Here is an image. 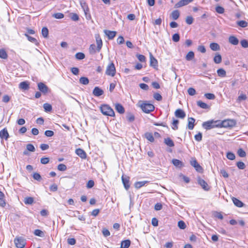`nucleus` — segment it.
<instances>
[{
    "label": "nucleus",
    "mask_w": 248,
    "mask_h": 248,
    "mask_svg": "<svg viewBox=\"0 0 248 248\" xmlns=\"http://www.w3.org/2000/svg\"><path fill=\"white\" fill-rule=\"evenodd\" d=\"M194 58V53L193 51H189L186 54V59L187 61H190Z\"/></svg>",
    "instance_id": "34"
},
{
    "label": "nucleus",
    "mask_w": 248,
    "mask_h": 248,
    "mask_svg": "<svg viewBox=\"0 0 248 248\" xmlns=\"http://www.w3.org/2000/svg\"><path fill=\"white\" fill-rule=\"evenodd\" d=\"M150 65L153 67H155L157 65V60L153 56V55L150 54Z\"/></svg>",
    "instance_id": "32"
},
{
    "label": "nucleus",
    "mask_w": 248,
    "mask_h": 248,
    "mask_svg": "<svg viewBox=\"0 0 248 248\" xmlns=\"http://www.w3.org/2000/svg\"><path fill=\"white\" fill-rule=\"evenodd\" d=\"M0 138L1 140V142L3 140H7L9 138V133L8 132L7 129L6 128H3L0 131Z\"/></svg>",
    "instance_id": "10"
},
{
    "label": "nucleus",
    "mask_w": 248,
    "mask_h": 248,
    "mask_svg": "<svg viewBox=\"0 0 248 248\" xmlns=\"http://www.w3.org/2000/svg\"><path fill=\"white\" fill-rule=\"evenodd\" d=\"M26 148L30 152H34L35 150L34 146L32 144H28L26 146Z\"/></svg>",
    "instance_id": "48"
},
{
    "label": "nucleus",
    "mask_w": 248,
    "mask_h": 248,
    "mask_svg": "<svg viewBox=\"0 0 248 248\" xmlns=\"http://www.w3.org/2000/svg\"><path fill=\"white\" fill-rule=\"evenodd\" d=\"M202 134L201 132H199L197 134L194 136L195 140L197 141H200L202 140Z\"/></svg>",
    "instance_id": "51"
},
{
    "label": "nucleus",
    "mask_w": 248,
    "mask_h": 248,
    "mask_svg": "<svg viewBox=\"0 0 248 248\" xmlns=\"http://www.w3.org/2000/svg\"><path fill=\"white\" fill-rule=\"evenodd\" d=\"M237 154L241 157H244L246 156L245 151L242 148H239L237 151Z\"/></svg>",
    "instance_id": "42"
},
{
    "label": "nucleus",
    "mask_w": 248,
    "mask_h": 248,
    "mask_svg": "<svg viewBox=\"0 0 248 248\" xmlns=\"http://www.w3.org/2000/svg\"><path fill=\"white\" fill-rule=\"evenodd\" d=\"M172 163L176 167L182 168L184 167V163L180 160L177 159H173L172 160Z\"/></svg>",
    "instance_id": "22"
},
{
    "label": "nucleus",
    "mask_w": 248,
    "mask_h": 248,
    "mask_svg": "<svg viewBox=\"0 0 248 248\" xmlns=\"http://www.w3.org/2000/svg\"><path fill=\"white\" fill-rule=\"evenodd\" d=\"M205 97L208 99H214L215 98V95L213 93H207L204 94Z\"/></svg>",
    "instance_id": "58"
},
{
    "label": "nucleus",
    "mask_w": 248,
    "mask_h": 248,
    "mask_svg": "<svg viewBox=\"0 0 248 248\" xmlns=\"http://www.w3.org/2000/svg\"><path fill=\"white\" fill-rule=\"evenodd\" d=\"M38 88L43 93L46 94L48 92V88L43 82L38 83Z\"/></svg>",
    "instance_id": "11"
},
{
    "label": "nucleus",
    "mask_w": 248,
    "mask_h": 248,
    "mask_svg": "<svg viewBox=\"0 0 248 248\" xmlns=\"http://www.w3.org/2000/svg\"><path fill=\"white\" fill-rule=\"evenodd\" d=\"M221 61H222L221 56L219 54H217V55H216L214 58V62L216 63H217V64L220 63L221 62Z\"/></svg>",
    "instance_id": "36"
},
{
    "label": "nucleus",
    "mask_w": 248,
    "mask_h": 248,
    "mask_svg": "<svg viewBox=\"0 0 248 248\" xmlns=\"http://www.w3.org/2000/svg\"><path fill=\"white\" fill-rule=\"evenodd\" d=\"M14 243L17 248H24L26 245V240L23 237H16Z\"/></svg>",
    "instance_id": "6"
},
{
    "label": "nucleus",
    "mask_w": 248,
    "mask_h": 248,
    "mask_svg": "<svg viewBox=\"0 0 248 248\" xmlns=\"http://www.w3.org/2000/svg\"><path fill=\"white\" fill-rule=\"evenodd\" d=\"M89 51L90 53L91 54H94L96 52H97V46H96L95 45L91 44L90 46V47L89 48Z\"/></svg>",
    "instance_id": "26"
},
{
    "label": "nucleus",
    "mask_w": 248,
    "mask_h": 248,
    "mask_svg": "<svg viewBox=\"0 0 248 248\" xmlns=\"http://www.w3.org/2000/svg\"><path fill=\"white\" fill-rule=\"evenodd\" d=\"M93 93L95 96L99 97L104 93V91L99 87H95L93 91Z\"/></svg>",
    "instance_id": "15"
},
{
    "label": "nucleus",
    "mask_w": 248,
    "mask_h": 248,
    "mask_svg": "<svg viewBox=\"0 0 248 248\" xmlns=\"http://www.w3.org/2000/svg\"><path fill=\"white\" fill-rule=\"evenodd\" d=\"M237 167L241 170H243L245 168V164L244 162L241 161H239L236 163Z\"/></svg>",
    "instance_id": "53"
},
{
    "label": "nucleus",
    "mask_w": 248,
    "mask_h": 248,
    "mask_svg": "<svg viewBox=\"0 0 248 248\" xmlns=\"http://www.w3.org/2000/svg\"><path fill=\"white\" fill-rule=\"evenodd\" d=\"M34 234L36 236L40 237L43 236L44 235L43 232L41 230L39 229L35 230L34 232Z\"/></svg>",
    "instance_id": "56"
},
{
    "label": "nucleus",
    "mask_w": 248,
    "mask_h": 248,
    "mask_svg": "<svg viewBox=\"0 0 248 248\" xmlns=\"http://www.w3.org/2000/svg\"><path fill=\"white\" fill-rule=\"evenodd\" d=\"M94 185V182L93 180H89L87 184V187L88 188H92Z\"/></svg>",
    "instance_id": "64"
},
{
    "label": "nucleus",
    "mask_w": 248,
    "mask_h": 248,
    "mask_svg": "<svg viewBox=\"0 0 248 248\" xmlns=\"http://www.w3.org/2000/svg\"><path fill=\"white\" fill-rule=\"evenodd\" d=\"M178 226L181 229H185L186 228V225L185 223L182 220L178 221Z\"/></svg>",
    "instance_id": "50"
},
{
    "label": "nucleus",
    "mask_w": 248,
    "mask_h": 248,
    "mask_svg": "<svg viewBox=\"0 0 248 248\" xmlns=\"http://www.w3.org/2000/svg\"><path fill=\"white\" fill-rule=\"evenodd\" d=\"M43 108L46 112H49L52 110V106L50 104L48 103H45L43 105Z\"/></svg>",
    "instance_id": "40"
},
{
    "label": "nucleus",
    "mask_w": 248,
    "mask_h": 248,
    "mask_svg": "<svg viewBox=\"0 0 248 248\" xmlns=\"http://www.w3.org/2000/svg\"><path fill=\"white\" fill-rule=\"evenodd\" d=\"M131 241L129 239L122 241L121 245V248H128L130 245Z\"/></svg>",
    "instance_id": "24"
},
{
    "label": "nucleus",
    "mask_w": 248,
    "mask_h": 248,
    "mask_svg": "<svg viewBox=\"0 0 248 248\" xmlns=\"http://www.w3.org/2000/svg\"><path fill=\"white\" fill-rule=\"evenodd\" d=\"M232 200L234 205L237 207H241L243 206V203L237 198L233 197Z\"/></svg>",
    "instance_id": "25"
},
{
    "label": "nucleus",
    "mask_w": 248,
    "mask_h": 248,
    "mask_svg": "<svg viewBox=\"0 0 248 248\" xmlns=\"http://www.w3.org/2000/svg\"><path fill=\"white\" fill-rule=\"evenodd\" d=\"M187 92L189 95L193 96L196 94V90L193 88H189L187 90Z\"/></svg>",
    "instance_id": "62"
},
{
    "label": "nucleus",
    "mask_w": 248,
    "mask_h": 248,
    "mask_svg": "<svg viewBox=\"0 0 248 248\" xmlns=\"http://www.w3.org/2000/svg\"><path fill=\"white\" fill-rule=\"evenodd\" d=\"M52 16L56 19H62L64 17V15L62 13H57L54 14Z\"/></svg>",
    "instance_id": "47"
},
{
    "label": "nucleus",
    "mask_w": 248,
    "mask_h": 248,
    "mask_svg": "<svg viewBox=\"0 0 248 248\" xmlns=\"http://www.w3.org/2000/svg\"><path fill=\"white\" fill-rule=\"evenodd\" d=\"M216 11L218 14H223L224 12V9L220 6H217L216 7Z\"/></svg>",
    "instance_id": "59"
},
{
    "label": "nucleus",
    "mask_w": 248,
    "mask_h": 248,
    "mask_svg": "<svg viewBox=\"0 0 248 248\" xmlns=\"http://www.w3.org/2000/svg\"><path fill=\"white\" fill-rule=\"evenodd\" d=\"M179 121L178 120H173L172 122V128L174 130H177L178 129V124Z\"/></svg>",
    "instance_id": "60"
},
{
    "label": "nucleus",
    "mask_w": 248,
    "mask_h": 248,
    "mask_svg": "<svg viewBox=\"0 0 248 248\" xmlns=\"http://www.w3.org/2000/svg\"><path fill=\"white\" fill-rule=\"evenodd\" d=\"M194 0H181L175 5V7L180 8L183 6L186 5Z\"/></svg>",
    "instance_id": "12"
},
{
    "label": "nucleus",
    "mask_w": 248,
    "mask_h": 248,
    "mask_svg": "<svg viewBox=\"0 0 248 248\" xmlns=\"http://www.w3.org/2000/svg\"><path fill=\"white\" fill-rule=\"evenodd\" d=\"M154 98L157 101H161L162 99V96L158 93L154 94Z\"/></svg>",
    "instance_id": "63"
},
{
    "label": "nucleus",
    "mask_w": 248,
    "mask_h": 248,
    "mask_svg": "<svg viewBox=\"0 0 248 248\" xmlns=\"http://www.w3.org/2000/svg\"><path fill=\"white\" fill-rule=\"evenodd\" d=\"M101 112L105 115L114 116L115 113L113 109L108 105L104 104L100 107Z\"/></svg>",
    "instance_id": "1"
},
{
    "label": "nucleus",
    "mask_w": 248,
    "mask_h": 248,
    "mask_svg": "<svg viewBox=\"0 0 248 248\" xmlns=\"http://www.w3.org/2000/svg\"><path fill=\"white\" fill-rule=\"evenodd\" d=\"M227 157L228 159L233 160L235 159V155L232 152H228L227 154Z\"/></svg>",
    "instance_id": "49"
},
{
    "label": "nucleus",
    "mask_w": 248,
    "mask_h": 248,
    "mask_svg": "<svg viewBox=\"0 0 248 248\" xmlns=\"http://www.w3.org/2000/svg\"><path fill=\"white\" fill-rule=\"evenodd\" d=\"M218 127H232L236 124V122L233 119H227L222 121H218Z\"/></svg>",
    "instance_id": "2"
},
{
    "label": "nucleus",
    "mask_w": 248,
    "mask_h": 248,
    "mask_svg": "<svg viewBox=\"0 0 248 248\" xmlns=\"http://www.w3.org/2000/svg\"><path fill=\"white\" fill-rule=\"evenodd\" d=\"M237 24L242 28H245L248 26V23L244 20H240L237 21Z\"/></svg>",
    "instance_id": "45"
},
{
    "label": "nucleus",
    "mask_w": 248,
    "mask_h": 248,
    "mask_svg": "<svg viewBox=\"0 0 248 248\" xmlns=\"http://www.w3.org/2000/svg\"><path fill=\"white\" fill-rule=\"evenodd\" d=\"M105 34L108 36V39L109 40L113 39L116 36V32L115 31H111L107 30L104 31Z\"/></svg>",
    "instance_id": "14"
},
{
    "label": "nucleus",
    "mask_w": 248,
    "mask_h": 248,
    "mask_svg": "<svg viewBox=\"0 0 248 248\" xmlns=\"http://www.w3.org/2000/svg\"><path fill=\"white\" fill-rule=\"evenodd\" d=\"M229 42L233 45H237L239 43V40L234 36L232 35L229 37Z\"/></svg>",
    "instance_id": "17"
},
{
    "label": "nucleus",
    "mask_w": 248,
    "mask_h": 248,
    "mask_svg": "<svg viewBox=\"0 0 248 248\" xmlns=\"http://www.w3.org/2000/svg\"><path fill=\"white\" fill-rule=\"evenodd\" d=\"M217 74L219 77H224L226 76V72L223 69L220 68L217 70Z\"/></svg>",
    "instance_id": "38"
},
{
    "label": "nucleus",
    "mask_w": 248,
    "mask_h": 248,
    "mask_svg": "<svg viewBox=\"0 0 248 248\" xmlns=\"http://www.w3.org/2000/svg\"><path fill=\"white\" fill-rule=\"evenodd\" d=\"M58 169L60 171H65L67 169L66 166L63 164H60L58 166Z\"/></svg>",
    "instance_id": "55"
},
{
    "label": "nucleus",
    "mask_w": 248,
    "mask_h": 248,
    "mask_svg": "<svg viewBox=\"0 0 248 248\" xmlns=\"http://www.w3.org/2000/svg\"><path fill=\"white\" fill-rule=\"evenodd\" d=\"M175 115L176 117L184 119L186 117V113L184 111L181 109H177L175 112Z\"/></svg>",
    "instance_id": "16"
},
{
    "label": "nucleus",
    "mask_w": 248,
    "mask_h": 248,
    "mask_svg": "<svg viewBox=\"0 0 248 248\" xmlns=\"http://www.w3.org/2000/svg\"><path fill=\"white\" fill-rule=\"evenodd\" d=\"M8 57V55L6 51L4 49H0V58L3 59H6Z\"/></svg>",
    "instance_id": "35"
},
{
    "label": "nucleus",
    "mask_w": 248,
    "mask_h": 248,
    "mask_svg": "<svg viewBox=\"0 0 248 248\" xmlns=\"http://www.w3.org/2000/svg\"><path fill=\"white\" fill-rule=\"evenodd\" d=\"M24 35L28 38V40L30 42L34 43L36 45H37L38 44L37 40L35 38L29 36L27 33H25Z\"/></svg>",
    "instance_id": "29"
},
{
    "label": "nucleus",
    "mask_w": 248,
    "mask_h": 248,
    "mask_svg": "<svg viewBox=\"0 0 248 248\" xmlns=\"http://www.w3.org/2000/svg\"><path fill=\"white\" fill-rule=\"evenodd\" d=\"M145 137L148 140H149V141H150L151 142H154L155 140L153 135L152 133H151L146 132L145 134Z\"/></svg>",
    "instance_id": "28"
},
{
    "label": "nucleus",
    "mask_w": 248,
    "mask_h": 248,
    "mask_svg": "<svg viewBox=\"0 0 248 248\" xmlns=\"http://www.w3.org/2000/svg\"><path fill=\"white\" fill-rule=\"evenodd\" d=\"M75 57L78 60H82L85 58V54L82 52L77 53L75 55Z\"/></svg>",
    "instance_id": "44"
},
{
    "label": "nucleus",
    "mask_w": 248,
    "mask_h": 248,
    "mask_svg": "<svg viewBox=\"0 0 248 248\" xmlns=\"http://www.w3.org/2000/svg\"><path fill=\"white\" fill-rule=\"evenodd\" d=\"M116 73V68L114 64L112 62L109 63L106 69V74L107 75L114 77Z\"/></svg>",
    "instance_id": "5"
},
{
    "label": "nucleus",
    "mask_w": 248,
    "mask_h": 248,
    "mask_svg": "<svg viewBox=\"0 0 248 248\" xmlns=\"http://www.w3.org/2000/svg\"><path fill=\"white\" fill-rule=\"evenodd\" d=\"M116 110L120 114H123L124 112V107L119 103H117L115 105Z\"/></svg>",
    "instance_id": "19"
},
{
    "label": "nucleus",
    "mask_w": 248,
    "mask_h": 248,
    "mask_svg": "<svg viewBox=\"0 0 248 248\" xmlns=\"http://www.w3.org/2000/svg\"><path fill=\"white\" fill-rule=\"evenodd\" d=\"M172 39L174 42H177L180 40V35L178 33H175L172 35Z\"/></svg>",
    "instance_id": "54"
},
{
    "label": "nucleus",
    "mask_w": 248,
    "mask_h": 248,
    "mask_svg": "<svg viewBox=\"0 0 248 248\" xmlns=\"http://www.w3.org/2000/svg\"><path fill=\"white\" fill-rule=\"evenodd\" d=\"M197 104L199 107L202 108L207 109L209 108V106L207 104L202 102V101H197Z\"/></svg>",
    "instance_id": "30"
},
{
    "label": "nucleus",
    "mask_w": 248,
    "mask_h": 248,
    "mask_svg": "<svg viewBox=\"0 0 248 248\" xmlns=\"http://www.w3.org/2000/svg\"><path fill=\"white\" fill-rule=\"evenodd\" d=\"M218 121L210 120L203 122L202 126L206 130H209L214 127H218Z\"/></svg>",
    "instance_id": "3"
},
{
    "label": "nucleus",
    "mask_w": 248,
    "mask_h": 248,
    "mask_svg": "<svg viewBox=\"0 0 248 248\" xmlns=\"http://www.w3.org/2000/svg\"><path fill=\"white\" fill-rule=\"evenodd\" d=\"M76 154L82 159H85L87 157L86 152L81 148H78L76 150Z\"/></svg>",
    "instance_id": "13"
},
{
    "label": "nucleus",
    "mask_w": 248,
    "mask_h": 248,
    "mask_svg": "<svg viewBox=\"0 0 248 248\" xmlns=\"http://www.w3.org/2000/svg\"><path fill=\"white\" fill-rule=\"evenodd\" d=\"M70 17L71 19L74 21H77L79 20L78 16L76 13H71L70 15Z\"/></svg>",
    "instance_id": "43"
},
{
    "label": "nucleus",
    "mask_w": 248,
    "mask_h": 248,
    "mask_svg": "<svg viewBox=\"0 0 248 248\" xmlns=\"http://www.w3.org/2000/svg\"><path fill=\"white\" fill-rule=\"evenodd\" d=\"M126 119L129 122H132L135 120V117L133 114L129 113L126 116Z\"/></svg>",
    "instance_id": "57"
},
{
    "label": "nucleus",
    "mask_w": 248,
    "mask_h": 248,
    "mask_svg": "<svg viewBox=\"0 0 248 248\" xmlns=\"http://www.w3.org/2000/svg\"><path fill=\"white\" fill-rule=\"evenodd\" d=\"M140 107L142 110L146 113H149L155 109L154 106L149 103H142L140 105Z\"/></svg>",
    "instance_id": "4"
},
{
    "label": "nucleus",
    "mask_w": 248,
    "mask_h": 248,
    "mask_svg": "<svg viewBox=\"0 0 248 248\" xmlns=\"http://www.w3.org/2000/svg\"><path fill=\"white\" fill-rule=\"evenodd\" d=\"M33 201V198L32 197H26L24 199V203L26 204H31Z\"/></svg>",
    "instance_id": "41"
},
{
    "label": "nucleus",
    "mask_w": 248,
    "mask_h": 248,
    "mask_svg": "<svg viewBox=\"0 0 248 248\" xmlns=\"http://www.w3.org/2000/svg\"><path fill=\"white\" fill-rule=\"evenodd\" d=\"M164 143L169 147H171L174 146V142L173 140L170 139V138H167L165 139Z\"/></svg>",
    "instance_id": "27"
},
{
    "label": "nucleus",
    "mask_w": 248,
    "mask_h": 248,
    "mask_svg": "<svg viewBox=\"0 0 248 248\" xmlns=\"http://www.w3.org/2000/svg\"><path fill=\"white\" fill-rule=\"evenodd\" d=\"M242 46L244 48L248 47V41L246 39L242 40L240 42Z\"/></svg>",
    "instance_id": "52"
},
{
    "label": "nucleus",
    "mask_w": 248,
    "mask_h": 248,
    "mask_svg": "<svg viewBox=\"0 0 248 248\" xmlns=\"http://www.w3.org/2000/svg\"><path fill=\"white\" fill-rule=\"evenodd\" d=\"M19 88L22 90H28L30 88L29 84L28 82L26 81L21 82L19 84Z\"/></svg>",
    "instance_id": "20"
},
{
    "label": "nucleus",
    "mask_w": 248,
    "mask_h": 248,
    "mask_svg": "<svg viewBox=\"0 0 248 248\" xmlns=\"http://www.w3.org/2000/svg\"><path fill=\"white\" fill-rule=\"evenodd\" d=\"M42 34L45 38L47 37L48 34V30L46 27H43L42 28Z\"/></svg>",
    "instance_id": "46"
},
{
    "label": "nucleus",
    "mask_w": 248,
    "mask_h": 248,
    "mask_svg": "<svg viewBox=\"0 0 248 248\" xmlns=\"http://www.w3.org/2000/svg\"><path fill=\"white\" fill-rule=\"evenodd\" d=\"M81 6L82 7L85 15H87L89 12V9L85 2H81Z\"/></svg>",
    "instance_id": "37"
},
{
    "label": "nucleus",
    "mask_w": 248,
    "mask_h": 248,
    "mask_svg": "<svg viewBox=\"0 0 248 248\" xmlns=\"http://www.w3.org/2000/svg\"><path fill=\"white\" fill-rule=\"evenodd\" d=\"M195 121V120L193 118H188L187 127L189 130H192L194 128Z\"/></svg>",
    "instance_id": "21"
},
{
    "label": "nucleus",
    "mask_w": 248,
    "mask_h": 248,
    "mask_svg": "<svg viewBox=\"0 0 248 248\" xmlns=\"http://www.w3.org/2000/svg\"><path fill=\"white\" fill-rule=\"evenodd\" d=\"M149 181H138L136 182L134 184L135 187L137 188H140V187L144 186L146 184H148Z\"/></svg>",
    "instance_id": "18"
},
{
    "label": "nucleus",
    "mask_w": 248,
    "mask_h": 248,
    "mask_svg": "<svg viewBox=\"0 0 248 248\" xmlns=\"http://www.w3.org/2000/svg\"><path fill=\"white\" fill-rule=\"evenodd\" d=\"M180 16V13L178 10H174L171 13V17L173 19L177 20Z\"/></svg>",
    "instance_id": "33"
},
{
    "label": "nucleus",
    "mask_w": 248,
    "mask_h": 248,
    "mask_svg": "<svg viewBox=\"0 0 248 248\" xmlns=\"http://www.w3.org/2000/svg\"><path fill=\"white\" fill-rule=\"evenodd\" d=\"M122 180L124 185V187L126 190H128L130 187V178L126 175H123L122 176Z\"/></svg>",
    "instance_id": "9"
},
{
    "label": "nucleus",
    "mask_w": 248,
    "mask_h": 248,
    "mask_svg": "<svg viewBox=\"0 0 248 248\" xmlns=\"http://www.w3.org/2000/svg\"><path fill=\"white\" fill-rule=\"evenodd\" d=\"M210 47L213 51L218 50L220 48L219 45L216 43H211L210 45Z\"/></svg>",
    "instance_id": "31"
},
{
    "label": "nucleus",
    "mask_w": 248,
    "mask_h": 248,
    "mask_svg": "<svg viewBox=\"0 0 248 248\" xmlns=\"http://www.w3.org/2000/svg\"><path fill=\"white\" fill-rule=\"evenodd\" d=\"M186 23L188 25H191L193 22V18L191 16H188L186 18Z\"/></svg>",
    "instance_id": "61"
},
{
    "label": "nucleus",
    "mask_w": 248,
    "mask_h": 248,
    "mask_svg": "<svg viewBox=\"0 0 248 248\" xmlns=\"http://www.w3.org/2000/svg\"><path fill=\"white\" fill-rule=\"evenodd\" d=\"M5 195L4 193L0 191V206L4 207L6 205L5 200L4 199Z\"/></svg>",
    "instance_id": "23"
},
{
    "label": "nucleus",
    "mask_w": 248,
    "mask_h": 248,
    "mask_svg": "<svg viewBox=\"0 0 248 248\" xmlns=\"http://www.w3.org/2000/svg\"><path fill=\"white\" fill-rule=\"evenodd\" d=\"M95 40L97 44V52H100V50L101 49V48L103 46V42L102 39L99 34H95Z\"/></svg>",
    "instance_id": "8"
},
{
    "label": "nucleus",
    "mask_w": 248,
    "mask_h": 248,
    "mask_svg": "<svg viewBox=\"0 0 248 248\" xmlns=\"http://www.w3.org/2000/svg\"><path fill=\"white\" fill-rule=\"evenodd\" d=\"M197 181L198 184L200 185L205 191H209L210 190V186L203 179L198 177Z\"/></svg>",
    "instance_id": "7"
},
{
    "label": "nucleus",
    "mask_w": 248,
    "mask_h": 248,
    "mask_svg": "<svg viewBox=\"0 0 248 248\" xmlns=\"http://www.w3.org/2000/svg\"><path fill=\"white\" fill-rule=\"evenodd\" d=\"M79 82L83 85H87L89 82V80L87 78L82 77L80 78Z\"/></svg>",
    "instance_id": "39"
}]
</instances>
